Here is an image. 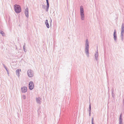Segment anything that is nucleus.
I'll list each match as a JSON object with an SVG mask.
<instances>
[{"instance_id": "nucleus-29", "label": "nucleus", "mask_w": 124, "mask_h": 124, "mask_svg": "<svg viewBox=\"0 0 124 124\" xmlns=\"http://www.w3.org/2000/svg\"><path fill=\"white\" fill-rule=\"evenodd\" d=\"M89 116H90L91 115V112H89Z\"/></svg>"}, {"instance_id": "nucleus-20", "label": "nucleus", "mask_w": 124, "mask_h": 124, "mask_svg": "<svg viewBox=\"0 0 124 124\" xmlns=\"http://www.w3.org/2000/svg\"><path fill=\"white\" fill-rule=\"evenodd\" d=\"M41 5L42 6V8H44V7H45V5L44 3H42L41 4Z\"/></svg>"}, {"instance_id": "nucleus-3", "label": "nucleus", "mask_w": 124, "mask_h": 124, "mask_svg": "<svg viewBox=\"0 0 124 124\" xmlns=\"http://www.w3.org/2000/svg\"><path fill=\"white\" fill-rule=\"evenodd\" d=\"M121 40L122 41L123 40V35L124 34V24L123 23L121 25Z\"/></svg>"}, {"instance_id": "nucleus-33", "label": "nucleus", "mask_w": 124, "mask_h": 124, "mask_svg": "<svg viewBox=\"0 0 124 124\" xmlns=\"http://www.w3.org/2000/svg\"><path fill=\"white\" fill-rule=\"evenodd\" d=\"M20 70L21 71V70L20 69Z\"/></svg>"}, {"instance_id": "nucleus-25", "label": "nucleus", "mask_w": 124, "mask_h": 124, "mask_svg": "<svg viewBox=\"0 0 124 124\" xmlns=\"http://www.w3.org/2000/svg\"><path fill=\"white\" fill-rule=\"evenodd\" d=\"M92 123H93V118L92 119Z\"/></svg>"}, {"instance_id": "nucleus-21", "label": "nucleus", "mask_w": 124, "mask_h": 124, "mask_svg": "<svg viewBox=\"0 0 124 124\" xmlns=\"http://www.w3.org/2000/svg\"><path fill=\"white\" fill-rule=\"evenodd\" d=\"M46 5H49V0H46Z\"/></svg>"}, {"instance_id": "nucleus-32", "label": "nucleus", "mask_w": 124, "mask_h": 124, "mask_svg": "<svg viewBox=\"0 0 124 124\" xmlns=\"http://www.w3.org/2000/svg\"><path fill=\"white\" fill-rule=\"evenodd\" d=\"M92 124H94L93 123H92Z\"/></svg>"}, {"instance_id": "nucleus-27", "label": "nucleus", "mask_w": 124, "mask_h": 124, "mask_svg": "<svg viewBox=\"0 0 124 124\" xmlns=\"http://www.w3.org/2000/svg\"><path fill=\"white\" fill-rule=\"evenodd\" d=\"M7 72V73L8 74H9V72L8 70H6Z\"/></svg>"}, {"instance_id": "nucleus-22", "label": "nucleus", "mask_w": 124, "mask_h": 124, "mask_svg": "<svg viewBox=\"0 0 124 124\" xmlns=\"http://www.w3.org/2000/svg\"><path fill=\"white\" fill-rule=\"evenodd\" d=\"M22 98L23 99H25L26 98V96L25 95H23L22 96Z\"/></svg>"}, {"instance_id": "nucleus-30", "label": "nucleus", "mask_w": 124, "mask_h": 124, "mask_svg": "<svg viewBox=\"0 0 124 124\" xmlns=\"http://www.w3.org/2000/svg\"><path fill=\"white\" fill-rule=\"evenodd\" d=\"M23 50L25 52H26L27 51V50H26L25 49Z\"/></svg>"}, {"instance_id": "nucleus-31", "label": "nucleus", "mask_w": 124, "mask_h": 124, "mask_svg": "<svg viewBox=\"0 0 124 124\" xmlns=\"http://www.w3.org/2000/svg\"><path fill=\"white\" fill-rule=\"evenodd\" d=\"M119 124H123V123H119Z\"/></svg>"}, {"instance_id": "nucleus-17", "label": "nucleus", "mask_w": 124, "mask_h": 124, "mask_svg": "<svg viewBox=\"0 0 124 124\" xmlns=\"http://www.w3.org/2000/svg\"><path fill=\"white\" fill-rule=\"evenodd\" d=\"M0 33L2 36H4L5 35L3 31H1Z\"/></svg>"}, {"instance_id": "nucleus-9", "label": "nucleus", "mask_w": 124, "mask_h": 124, "mask_svg": "<svg viewBox=\"0 0 124 124\" xmlns=\"http://www.w3.org/2000/svg\"><path fill=\"white\" fill-rule=\"evenodd\" d=\"M98 47H97V51L96 52L95 54V57L96 60V61H98Z\"/></svg>"}, {"instance_id": "nucleus-19", "label": "nucleus", "mask_w": 124, "mask_h": 124, "mask_svg": "<svg viewBox=\"0 0 124 124\" xmlns=\"http://www.w3.org/2000/svg\"><path fill=\"white\" fill-rule=\"evenodd\" d=\"M3 65L4 67V68L6 70H8L7 67H6V66H5V65L4 64H3Z\"/></svg>"}, {"instance_id": "nucleus-16", "label": "nucleus", "mask_w": 124, "mask_h": 124, "mask_svg": "<svg viewBox=\"0 0 124 124\" xmlns=\"http://www.w3.org/2000/svg\"><path fill=\"white\" fill-rule=\"evenodd\" d=\"M119 123H123L122 118H119Z\"/></svg>"}, {"instance_id": "nucleus-8", "label": "nucleus", "mask_w": 124, "mask_h": 124, "mask_svg": "<svg viewBox=\"0 0 124 124\" xmlns=\"http://www.w3.org/2000/svg\"><path fill=\"white\" fill-rule=\"evenodd\" d=\"M25 14L26 17H28V8L27 7H26V8L25 9Z\"/></svg>"}, {"instance_id": "nucleus-1", "label": "nucleus", "mask_w": 124, "mask_h": 124, "mask_svg": "<svg viewBox=\"0 0 124 124\" xmlns=\"http://www.w3.org/2000/svg\"><path fill=\"white\" fill-rule=\"evenodd\" d=\"M89 43L88 39H86L85 40V52L87 57H89Z\"/></svg>"}, {"instance_id": "nucleus-14", "label": "nucleus", "mask_w": 124, "mask_h": 124, "mask_svg": "<svg viewBox=\"0 0 124 124\" xmlns=\"http://www.w3.org/2000/svg\"><path fill=\"white\" fill-rule=\"evenodd\" d=\"M16 75L18 77L19 76V70H17L16 71Z\"/></svg>"}, {"instance_id": "nucleus-12", "label": "nucleus", "mask_w": 124, "mask_h": 124, "mask_svg": "<svg viewBox=\"0 0 124 124\" xmlns=\"http://www.w3.org/2000/svg\"><path fill=\"white\" fill-rule=\"evenodd\" d=\"M45 23L46 24L47 27L48 28H49V25L48 23V20H46L45 21Z\"/></svg>"}, {"instance_id": "nucleus-24", "label": "nucleus", "mask_w": 124, "mask_h": 124, "mask_svg": "<svg viewBox=\"0 0 124 124\" xmlns=\"http://www.w3.org/2000/svg\"><path fill=\"white\" fill-rule=\"evenodd\" d=\"M119 118H122V114H121L120 115V116H119Z\"/></svg>"}, {"instance_id": "nucleus-10", "label": "nucleus", "mask_w": 124, "mask_h": 124, "mask_svg": "<svg viewBox=\"0 0 124 124\" xmlns=\"http://www.w3.org/2000/svg\"><path fill=\"white\" fill-rule=\"evenodd\" d=\"M21 90L22 92L25 93L27 91V87H23L21 88Z\"/></svg>"}, {"instance_id": "nucleus-18", "label": "nucleus", "mask_w": 124, "mask_h": 124, "mask_svg": "<svg viewBox=\"0 0 124 124\" xmlns=\"http://www.w3.org/2000/svg\"><path fill=\"white\" fill-rule=\"evenodd\" d=\"M46 5V11L47 12L48 11V9L49 7V5Z\"/></svg>"}, {"instance_id": "nucleus-13", "label": "nucleus", "mask_w": 124, "mask_h": 124, "mask_svg": "<svg viewBox=\"0 0 124 124\" xmlns=\"http://www.w3.org/2000/svg\"><path fill=\"white\" fill-rule=\"evenodd\" d=\"M80 14L81 20H84L85 18V16L84 14L82 13Z\"/></svg>"}, {"instance_id": "nucleus-4", "label": "nucleus", "mask_w": 124, "mask_h": 124, "mask_svg": "<svg viewBox=\"0 0 124 124\" xmlns=\"http://www.w3.org/2000/svg\"><path fill=\"white\" fill-rule=\"evenodd\" d=\"M29 89L31 90H32L34 88V85L33 82L31 81L29 82Z\"/></svg>"}, {"instance_id": "nucleus-26", "label": "nucleus", "mask_w": 124, "mask_h": 124, "mask_svg": "<svg viewBox=\"0 0 124 124\" xmlns=\"http://www.w3.org/2000/svg\"><path fill=\"white\" fill-rule=\"evenodd\" d=\"M89 112H91V109H89L88 110Z\"/></svg>"}, {"instance_id": "nucleus-15", "label": "nucleus", "mask_w": 124, "mask_h": 124, "mask_svg": "<svg viewBox=\"0 0 124 124\" xmlns=\"http://www.w3.org/2000/svg\"><path fill=\"white\" fill-rule=\"evenodd\" d=\"M112 95L113 98L114 99L115 98V95L114 92V91L113 90L112 91Z\"/></svg>"}, {"instance_id": "nucleus-11", "label": "nucleus", "mask_w": 124, "mask_h": 124, "mask_svg": "<svg viewBox=\"0 0 124 124\" xmlns=\"http://www.w3.org/2000/svg\"><path fill=\"white\" fill-rule=\"evenodd\" d=\"M80 14L84 13V11L83 6H81L80 7Z\"/></svg>"}, {"instance_id": "nucleus-5", "label": "nucleus", "mask_w": 124, "mask_h": 124, "mask_svg": "<svg viewBox=\"0 0 124 124\" xmlns=\"http://www.w3.org/2000/svg\"><path fill=\"white\" fill-rule=\"evenodd\" d=\"M27 74L28 76L30 77H31L33 76V74L31 70H28Z\"/></svg>"}, {"instance_id": "nucleus-23", "label": "nucleus", "mask_w": 124, "mask_h": 124, "mask_svg": "<svg viewBox=\"0 0 124 124\" xmlns=\"http://www.w3.org/2000/svg\"><path fill=\"white\" fill-rule=\"evenodd\" d=\"M89 109H91V105L90 104L89 106Z\"/></svg>"}, {"instance_id": "nucleus-2", "label": "nucleus", "mask_w": 124, "mask_h": 124, "mask_svg": "<svg viewBox=\"0 0 124 124\" xmlns=\"http://www.w3.org/2000/svg\"><path fill=\"white\" fill-rule=\"evenodd\" d=\"M14 8L15 12L16 13H19L21 11V8L19 5L17 4L15 5Z\"/></svg>"}, {"instance_id": "nucleus-6", "label": "nucleus", "mask_w": 124, "mask_h": 124, "mask_svg": "<svg viewBox=\"0 0 124 124\" xmlns=\"http://www.w3.org/2000/svg\"><path fill=\"white\" fill-rule=\"evenodd\" d=\"M36 101L37 103L40 104L41 102V98L40 97L37 98H36Z\"/></svg>"}, {"instance_id": "nucleus-7", "label": "nucleus", "mask_w": 124, "mask_h": 124, "mask_svg": "<svg viewBox=\"0 0 124 124\" xmlns=\"http://www.w3.org/2000/svg\"><path fill=\"white\" fill-rule=\"evenodd\" d=\"M113 36H114V40L115 41H116L117 40V34H116V31L115 30L114 31V33L113 34Z\"/></svg>"}, {"instance_id": "nucleus-28", "label": "nucleus", "mask_w": 124, "mask_h": 124, "mask_svg": "<svg viewBox=\"0 0 124 124\" xmlns=\"http://www.w3.org/2000/svg\"><path fill=\"white\" fill-rule=\"evenodd\" d=\"M23 50L25 49V45H24V46H23Z\"/></svg>"}]
</instances>
